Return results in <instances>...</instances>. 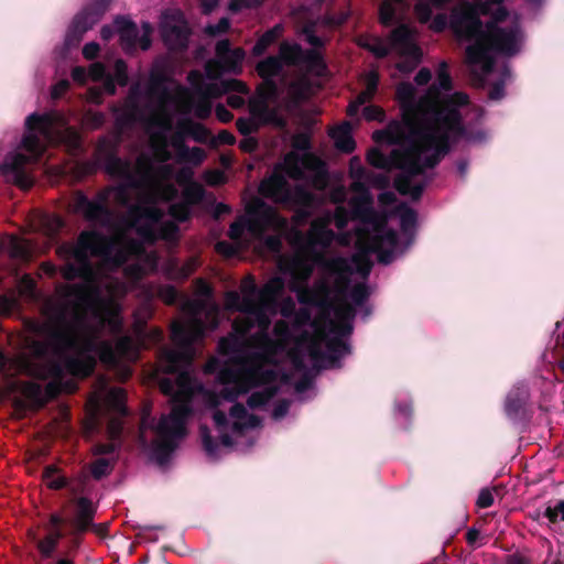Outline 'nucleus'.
<instances>
[{
  "label": "nucleus",
  "instance_id": "obj_1",
  "mask_svg": "<svg viewBox=\"0 0 564 564\" xmlns=\"http://www.w3.org/2000/svg\"><path fill=\"white\" fill-rule=\"evenodd\" d=\"M48 337L53 346L61 351H72L74 356L64 359L67 372L85 379L90 377L98 360L107 366L119 364V354L129 348L131 340L122 337L116 347L109 340H100L98 329L90 324L85 310H75L67 316L66 308L56 314Z\"/></svg>",
  "mask_w": 564,
  "mask_h": 564
},
{
  "label": "nucleus",
  "instance_id": "obj_2",
  "mask_svg": "<svg viewBox=\"0 0 564 564\" xmlns=\"http://www.w3.org/2000/svg\"><path fill=\"white\" fill-rule=\"evenodd\" d=\"M203 335L204 324L198 318H193L189 323L174 322L171 326V340L175 347H162L159 351L161 371L176 375L175 380L162 378L159 384L161 392L171 398L172 409L169 415L178 429L182 427V421H187L193 414L192 400L196 387L188 368L195 356L194 344Z\"/></svg>",
  "mask_w": 564,
  "mask_h": 564
},
{
  "label": "nucleus",
  "instance_id": "obj_3",
  "mask_svg": "<svg viewBox=\"0 0 564 564\" xmlns=\"http://www.w3.org/2000/svg\"><path fill=\"white\" fill-rule=\"evenodd\" d=\"M113 247V239L97 230H83L75 246L66 248V253L75 262L67 261L61 269L66 281L76 279L83 283L61 285L58 292L65 299H74L61 307L58 313L66 308L67 316L75 310H88L99 301L100 290L97 285L98 274L90 257H109Z\"/></svg>",
  "mask_w": 564,
  "mask_h": 564
},
{
  "label": "nucleus",
  "instance_id": "obj_4",
  "mask_svg": "<svg viewBox=\"0 0 564 564\" xmlns=\"http://www.w3.org/2000/svg\"><path fill=\"white\" fill-rule=\"evenodd\" d=\"M415 88L409 82H402L397 86L395 98L401 110V120L392 119L384 129L377 130V134L386 137L390 142L404 140L405 132L417 137L422 141H436L449 139L446 131H441L437 123H433L429 115L430 101L415 100Z\"/></svg>",
  "mask_w": 564,
  "mask_h": 564
},
{
  "label": "nucleus",
  "instance_id": "obj_5",
  "mask_svg": "<svg viewBox=\"0 0 564 564\" xmlns=\"http://www.w3.org/2000/svg\"><path fill=\"white\" fill-rule=\"evenodd\" d=\"M452 88L453 82L448 65L446 62H442L437 70L436 82L427 88L426 95L423 97L424 101H430L429 115H431L433 123H437L441 131H446L449 138L453 134L455 138L466 140L482 139V132L471 135L467 132L463 122L459 108L468 104V95L462 91L442 95V90L449 91Z\"/></svg>",
  "mask_w": 564,
  "mask_h": 564
},
{
  "label": "nucleus",
  "instance_id": "obj_6",
  "mask_svg": "<svg viewBox=\"0 0 564 564\" xmlns=\"http://www.w3.org/2000/svg\"><path fill=\"white\" fill-rule=\"evenodd\" d=\"M452 145L449 139L425 141L422 148L416 152L404 153L395 152L401 159L398 162L399 170L402 172L394 178V187L401 195H410L413 200H419L424 192L425 183L415 185L412 180L424 174L425 170L436 167L441 161L451 152Z\"/></svg>",
  "mask_w": 564,
  "mask_h": 564
},
{
  "label": "nucleus",
  "instance_id": "obj_7",
  "mask_svg": "<svg viewBox=\"0 0 564 564\" xmlns=\"http://www.w3.org/2000/svg\"><path fill=\"white\" fill-rule=\"evenodd\" d=\"M520 28L517 23L509 26L485 29L480 41L469 44L465 50L466 62L471 66H480L485 75L495 67L491 53L514 56L519 50Z\"/></svg>",
  "mask_w": 564,
  "mask_h": 564
},
{
  "label": "nucleus",
  "instance_id": "obj_8",
  "mask_svg": "<svg viewBox=\"0 0 564 564\" xmlns=\"http://www.w3.org/2000/svg\"><path fill=\"white\" fill-rule=\"evenodd\" d=\"M144 200L151 205L133 204L127 210V224L148 243H154L159 238L172 239L178 232L176 221H162L164 212L154 206L155 196L148 194Z\"/></svg>",
  "mask_w": 564,
  "mask_h": 564
},
{
  "label": "nucleus",
  "instance_id": "obj_9",
  "mask_svg": "<svg viewBox=\"0 0 564 564\" xmlns=\"http://www.w3.org/2000/svg\"><path fill=\"white\" fill-rule=\"evenodd\" d=\"M25 127L28 133L23 135L21 145L31 154L33 160L40 159L44 152V147L35 131L45 139L51 140L55 129L64 128V138L67 139L72 147L78 148L82 142L77 130L73 127H68L64 116L56 111L45 112L43 115L36 112L31 113L25 120Z\"/></svg>",
  "mask_w": 564,
  "mask_h": 564
},
{
  "label": "nucleus",
  "instance_id": "obj_10",
  "mask_svg": "<svg viewBox=\"0 0 564 564\" xmlns=\"http://www.w3.org/2000/svg\"><path fill=\"white\" fill-rule=\"evenodd\" d=\"M286 226V220L276 212L275 208L264 203L262 199H256L247 207V219L245 221H234L229 227V237L240 239L245 229L253 237L261 238L268 229L280 230Z\"/></svg>",
  "mask_w": 564,
  "mask_h": 564
},
{
  "label": "nucleus",
  "instance_id": "obj_11",
  "mask_svg": "<svg viewBox=\"0 0 564 564\" xmlns=\"http://www.w3.org/2000/svg\"><path fill=\"white\" fill-rule=\"evenodd\" d=\"M484 17L474 2L463 1L451 9L449 30L460 42L476 43L485 31Z\"/></svg>",
  "mask_w": 564,
  "mask_h": 564
},
{
  "label": "nucleus",
  "instance_id": "obj_12",
  "mask_svg": "<svg viewBox=\"0 0 564 564\" xmlns=\"http://www.w3.org/2000/svg\"><path fill=\"white\" fill-rule=\"evenodd\" d=\"M76 510L68 521L69 530L66 536H69L68 549L65 553L76 557L83 543V534L90 530L97 513L98 506L91 499H76Z\"/></svg>",
  "mask_w": 564,
  "mask_h": 564
},
{
  "label": "nucleus",
  "instance_id": "obj_13",
  "mask_svg": "<svg viewBox=\"0 0 564 564\" xmlns=\"http://www.w3.org/2000/svg\"><path fill=\"white\" fill-rule=\"evenodd\" d=\"M111 192V187L100 189L94 199H89L83 191H75L72 195L74 213L80 214L87 221L105 224L111 216L108 205Z\"/></svg>",
  "mask_w": 564,
  "mask_h": 564
},
{
  "label": "nucleus",
  "instance_id": "obj_14",
  "mask_svg": "<svg viewBox=\"0 0 564 564\" xmlns=\"http://www.w3.org/2000/svg\"><path fill=\"white\" fill-rule=\"evenodd\" d=\"M405 137L406 138L404 140L400 141V142L392 143L389 141L388 138L381 137V135L377 134V131H375L373 140L376 142L387 143L390 145H401L402 149H393L389 155L384 154L379 149H376V148L371 149L367 154L368 163L377 169H382V170H390L392 167L399 169L398 162L401 159H399V156L395 154V152L411 153L413 155L414 154L413 152H415V151L417 152L422 148L423 143H425V141H422L417 137H412V134H410L408 132H405Z\"/></svg>",
  "mask_w": 564,
  "mask_h": 564
},
{
  "label": "nucleus",
  "instance_id": "obj_15",
  "mask_svg": "<svg viewBox=\"0 0 564 564\" xmlns=\"http://www.w3.org/2000/svg\"><path fill=\"white\" fill-rule=\"evenodd\" d=\"M111 0H93L78 12L67 30L65 43L68 46L77 45L83 35L98 23L109 10Z\"/></svg>",
  "mask_w": 564,
  "mask_h": 564
},
{
  "label": "nucleus",
  "instance_id": "obj_16",
  "mask_svg": "<svg viewBox=\"0 0 564 564\" xmlns=\"http://www.w3.org/2000/svg\"><path fill=\"white\" fill-rule=\"evenodd\" d=\"M531 392L525 382L516 383L507 393L503 411L508 420L517 426H525L533 416Z\"/></svg>",
  "mask_w": 564,
  "mask_h": 564
},
{
  "label": "nucleus",
  "instance_id": "obj_17",
  "mask_svg": "<svg viewBox=\"0 0 564 564\" xmlns=\"http://www.w3.org/2000/svg\"><path fill=\"white\" fill-rule=\"evenodd\" d=\"M285 166L288 175L293 180H303L304 170L315 171L314 185L318 189L325 188L328 181L327 172L324 170L323 161L311 151L297 154L290 152L285 156Z\"/></svg>",
  "mask_w": 564,
  "mask_h": 564
},
{
  "label": "nucleus",
  "instance_id": "obj_18",
  "mask_svg": "<svg viewBox=\"0 0 564 564\" xmlns=\"http://www.w3.org/2000/svg\"><path fill=\"white\" fill-rule=\"evenodd\" d=\"M98 160L102 163L106 173L112 177H119L127 181L131 188L140 187V182L132 173L131 163L128 160L118 156L115 147L110 145L106 139H102L96 149Z\"/></svg>",
  "mask_w": 564,
  "mask_h": 564
},
{
  "label": "nucleus",
  "instance_id": "obj_19",
  "mask_svg": "<svg viewBox=\"0 0 564 564\" xmlns=\"http://www.w3.org/2000/svg\"><path fill=\"white\" fill-rule=\"evenodd\" d=\"M186 421H182V427L178 429L176 422L171 419V415H162L158 426L156 433L160 436V442L154 447L156 459L160 464L169 460L172 453L177 447V441L186 436Z\"/></svg>",
  "mask_w": 564,
  "mask_h": 564
},
{
  "label": "nucleus",
  "instance_id": "obj_20",
  "mask_svg": "<svg viewBox=\"0 0 564 564\" xmlns=\"http://www.w3.org/2000/svg\"><path fill=\"white\" fill-rule=\"evenodd\" d=\"M227 301L230 307H235L241 313L251 315L252 321H254V326L257 325L259 327L263 338L270 340L268 329L271 325V319L265 312L267 304L259 303L256 299H252V296L241 299L237 292H229L227 294Z\"/></svg>",
  "mask_w": 564,
  "mask_h": 564
},
{
  "label": "nucleus",
  "instance_id": "obj_21",
  "mask_svg": "<svg viewBox=\"0 0 564 564\" xmlns=\"http://www.w3.org/2000/svg\"><path fill=\"white\" fill-rule=\"evenodd\" d=\"M301 340L310 343L307 350L314 361L328 360L332 367L345 355L350 354V346L340 337H332L326 340L327 354L321 349L318 340L313 338L308 332L301 335Z\"/></svg>",
  "mask_w": 564,
  "mask_h": 564
},
{
  "label": "nucleus",
  "instance_id": "obj_22",
  "mask_svg": "<svg viewBox=\"0 0 564 564\" xmlns=\"http://www.w3.org/2000/svg\"><path fill=\"white\" fill-rule=\"evenodd\" d=\"M31 158L23 153H10L0 165V174L7 182L17 185L22 189H29L33 180L26 171Z\"/></svg>",
  "mask_w": 564,
  "mask_h": 564
},
{
  "label": "nucleus",
  "instance_id": "obj_23",
  "mask_svg": "<svg viewBox=\"0 0 564 564\" xmlns=\"http://www.w3.org/2000/svg\"><path fill=\"white\" fill-rule=\"evenodd\" d=\"M355 189L360 191L361 195L352 197L349 202L351 220H358L364 226L375 225L378 217L372 207L371 195L362 183H356Z\"/></svg>",
  "mask_w": 564,
  "mask_h": 564
},
{
  "label": "nucleus",
  "instance_id": "obj_24",
  "mask_svg": "<svg viewBox=\"0 0 564 564\" xmlns=\"http://www.w3.org/2000/svg\"><path fill=\"white\" fill-rule=\"evenodd\" d=\"M356 235L357 243L364 251H378L386 246H388L389 249H394L399 242L398 234L392 229L381 234H372L366 227H358Z\"/></svg>",
  "mask_w": 564,
  "mask_h": 564
},
{
  "label": "nucleus",
  "instance_id": "obj_25",
  "mask_svg": "<svg viewBox=\"0 0 564 564\" xmlns=\"http://www.w3.org/2000/svg\"><path fill=\"white\" fill-rule=\"evenodd\" d=\"M259 193L275 203H285L291 198L289 182L279 167L260 182Z\"/></svg>",
  "mask_w": 564,
  "mask_h": 564
},
{
  "label": "nucleus",
  "instance_id": "obj_26",
  "mask_svg": "<svg viewBox=\"0 0 564 564\" xmlns=\"http://www.w3.org/2000/svg\"><path fill=\"white\" fill-rule=\"evenodd\" d=\"M330 224L329 213L313 219L307 232V245L312 248H328L336 238V234L328 228Z\"/></svg>",
  "mask_w": 564,
  "mask_h": 564
},
{
  "label": "nucleus",
  "instance_id": "obj_27",
  "mask_svg": "<svg viewBox=\"0 0 564 564\" xmlns=\"http://www.w3.org/2000/svg\"><path fill=\"white\" fill-rule=\"evenodd\" d=\"M215 53L227 73L239 74L242 72V62L246 57V52L242 47L232 48L230 41L224 39L217 42Z\"/></svg>",
  "mask_w": 564,
  "mask_h": 564
},
{
  "label": "nucleus",
  "instance_id": "obj_28",
  "mask_svg": "<svg viewBox=\"0 0 564 564\" xmlns=\"http://www.w3.org/2000/svg\"><path fill=\"white\" fill-rule=\"evenodd\" d=\"M161 35L169 50L183 52L188 47L191 30L185 21L174 24L163 23Z\"/></svg>",
  "mask_w": 564,
  "mask_h": 564
},
{
  "label": "nucleus",
  "instance_id": "obj_29",
  "mask_svg": "<svg viewBox=\"0 0 564 564\" xmlns=\"http://www.w3.org/2000/svg\"><path fill=\"white\" fill-rule=\"evenodd\" d=\"M249 111L262 124H270L278 129H284L288 124L279 107H271L268 102L250 101Z\"/></svg>",
  "mask_w": 564,
  "mask_h": 564
},
{
  "label": "nucleus",
  "instance_id": "obj_30",
  "mask_svg": "<svg viewBox=\"0 0 564 564\" xmlns=\"http://www.w3.org/2000/svg\"><path fill=\"white\" fill-rule=\"evenodd\" d=\"M325 270L335 275L334 290L337 294L344 295L349 286V273L351 272L347 261L344 258H334L327 260L324 264Z\"/></svg>",
  "mask_w": 564,
  "mask_h": 564
},
{
  "label": "nucleus",
  "instance_id": "obj_31",
  "mask_svg": "<svg viewBox=\"0 0 564 564\" xmlns=\"http://www.w3.org/2000/svg\"><path fill=\"white\" fill-rule=\"evenodd\" d=\"M291 290L296 292L299 303L312 306L323 305L322 299L326 301L332 293V288L326 282H321L316 290L299 285L291 286Z\"/></svg>",
  "mask_w": 564,
  "mask_h": 564
},
{
  "label": "nucleus",
  "instance_id": "obj_32",
  "mask_svg": "<svg viewBox=\"0 0 564 564\" xmlns=\"http://www.w3.org/2000/svg\"><path fill=\"white\" fill-rule=\"evenodd\" d=\"M113 24L117 28V33L119 34L123 50L127 52L134 50L139 37L137 24L123 15H118Z\"/></svg>",
  "mask_w": 564,
  "mask_h": 564
},
{
  "label": "nucleus",
  "instance_id": "obj_33",
  "mask_svg": "<svg viewBox=\"0 0 564 564\" xmlns=\"http://www.w3.org/2000/svg\"><path fill=\"white\" fill-rule=\"evenodd\" d=\"M90 479V475L88 474L86 468H82L73 477H69V503L74 506V510H76V499H90L88 497V495L91 492Z\"/></svg>",
  "mask_w": 564,
  "mask_h": 564
},
{
  "label": "nucleus",
  "instance_id": "obj_34",
  "mask_svg": "<svg viewBox=\"0 0 564 564\" xmlns=\"http://www.w3.org/2000/svg\"><path fill=\"white\" fill-rule=\"evenodd\" d=\"M187 79L202 98H207L210 100L212 98H218L225 94L223 90L221 82L219 84L205 83L202 74L198 70L189 72Z\"/></svg>",
  "mask_w": 564,
  "mask_h": 564
},
{
  "label": "nucleus",
  "instance_id": "obj_35",
  "mask_svg": "<svg viewBox=\"0 0 564 564\" xmlns=\"http://www.w3.org/2000/svg\"><path fill=\"white\" fill-rule=\"evenodd\" d=\"M336 148L344 153H351L356 148V142L351 137V127L349 122H344L335 127L329 132Z\"/></svg>",
  "mask_w": 564,
  "mask_h": 564
},
{
  "label": "nucleus",
  "instance_id": "obj_36",
  "mask_svg": "<svg viewBox=\"0 0 564 564\" xmlns=\"http://www.w3.org/2000/svg\"><path fill=\"white\" fill-rule=\"evenodd\" d=\"M21 391L33 411H39L46 405L47 398L40 383L34 381L24 382Z\"/></svg>",
  "mask_w": 564,
  "mask_h": 564
},
{
  "label": "nucleus",
  "instance_id": "obj_37",
  "mask_svg": "<svg viewBox=\"0 0 564 564\" xmlns=\"http://www.w3.org/2000/svg\"><path fill=\"white\" fill-rule=\"evenodd\" d=\"M336 315L339 322L333 324L330 330L337 335L336 337L349 336L352 333L351 319L355 317V308L345 305L336 311Z\"/></svg>",
  "mask_w": 564,
  "mask_h": 564
},
{
  "label": "nucleus",
  "instance_id": "obj_38",
  "mask_svg": "<svg viewBox=\"0 0 564 564\" xmlns=\"http://www.w3.org/2000/svg\"><path fill=\"white\" fill-rule=\"evenodd\" d=\"M198 260L194 257L180 264L177 261H171L167 265V273L171 279L176 281L187 280L197 269Z\"/></svg>",
  "mask_w": 564,
  "mask_h": 564
},
{
  "label": "nucleus",
  "instance_id": "obj_39",
  "mask_svg": "<svg viewBox=\"0 0 564 564\" xmlns=\"http://www.w3.org/2000/svg\"><path fill=\"white\" fill-rule=\"evenodd\" d=\"M127 394L122 388H112L106 397V403L110 411L118 416H127L128 408L126 405Z\"/></svg>",
  "mask_w": 564,
  "mask_h": 564
},
{
  "label": "nucleus",
  "instance_id": "obj_40",
  "mask_svg": "<svg viewBox=\"0 0 564 564\" xmlns=\"http://www.w3.org/2000/svg\"><path fill=\"white\" fill-rule=\"evenodd\" d=\"M304 53L305 51L303 50V47L297 44V43H288V42H283L281 45H280V59L283 63H285L286 65H290V66H295V65H299V64H302V61H303V56H304Z\"/></svg>",
  "mask_w": 564,
  "mask_h": 564
},
{
  "label": "nucleus",
  "instance_id": "obj_41",
  "mask_svg": "<svg viewBox=\"0 0 564 564\" xmlns=\"http://www.w3.org/2000/svg\"><path fill=\"white\" fill-rule=\"evenodd\" d=\"M59 471L61 469L56 465H47L43 470V479L51 490H68L69 477L58 475Z\"/></svg>",
  "mask_w": 564,
  "mask_h": 564
},
{
  "label": "nucleus",
  "instance_id": "obj_42",
  "mask_svg": "<svg viewBox=\"0 0 564 564\" xmlns=\"http://www.w3.org/2000/svg\"><path fill=\"white\" fill-rule=\"evenodd\" d=\"M302 64H305L307 70L317 76H323L327 70V64L323 54L315 48L305 51Z\"/></svg>",
  "mask_w": 564,
  "mask_h": 564
},
{
  "label": "nucleus",
  "instance_id": "obj_43",
  "mask_svg": "<svg viewBox=\"0 0 564 564\" xmlns=\"http://www.w3.org/2000/svg\"><path fill=\"white\" fill-rule=\"evenodd\" d=\"M279 392V386H268L260 391L252 392L247 399V405L252 410L260 409L268 404Z\"/></svg>",
  "mask_w": 564,
  "mask_h": 564
},
{
  "label": "nucleus",
  "instance_id": "obj_44",
  "mask_svg": "<svg viewBox=\"0 0 564 564\" xmlns=\"http://www.w3.org/2000/svg\"><path fill=\"white\" fill-rule=\"evenodd\" d=\"M180 126L185 128L188 137L198 143H206L210 138V131L203 123L191 118L180 119Z\"/></svg>",
  "mask_w": 564,
  "mask_h": 564
},
{
  "label": "nucleus",
  "instance_id": "obj_45",
  "mask_svg": "<svg viewBox=\"0 0 564 564\" xmlns=\"http://www.w3.org/2000/svg\"><path fill=\"white\" fill-rule=\"evenodd\" d=\"M250 380L249 387L272 386L278 379V371L271 368L263 369L261 367L252 368L248 371Z\"/></svg>",
  "mask_w": 564,
  "mask_h": 564
},
{
  "label": "nucleus",
  "instance_id": "obj_46",
  "mask_svg": "<svg viewBox=\"0 0 564 564\" xmlns=\"http://www.w3.org/2000/svg\"><path fill=\"white\" fill-rule=\"evenodd\" d=\"M283 68L281 59L276 56H268L257 65V73L262 79H273Z\"/></svg>",
  "mask_w": 564,
  "mask_h": 564
},
{
  "label": "nucleus",
  "instance_id": "obj_47",
  "mask_svg": "<svg viewBox=\"0 0 564 564\" xmlns=\"http://www.w3.org/2000/svg\"><path fill=\"white\" fill-rule=\"evenodd\" d=\"M115 464L116 459L100 457L88 465L89 470L87 471L90 478L101 480L112 473Z\"/></svg>",
  "mask_w": 564,
  "mask_h": 564
},
{
  "label": "nucleus",
  "instance_id": "obj_48",
  "mask_svg": "<svg viewBox=\"0 0 564 564\" xmlns=\"http://www.w3.org/2000/svg\"><path fill=\"white\" fill-rule=\"evenodd\" d=\"M281 32L282 28L280 25L265 31L253 45L252 55L257 57L263 55L268 47L279 39Z\"/></svg>",
  "mask_w": 564,
  "mask_h": 564
},
{
  "label": "nucleus",
  "instance_id": "obj_49",
  "mask_svg": "<svg viewBox=\"0 0 564 564\" xmlns=\"http://www.w3.org/2000/svg\"><path fill=\"white\" fill-rule=\"evenodd\" d=\"M256 98L250 101L272 102L278 99L279 88L274 79H262V83L257 87Z\"/></svg>",
  "mask_w": 564,
  "mask_h": 564
},
{
  "label": "nucleus",
  "instance_id": "obj_50",
  "mask_svg": "<svg viewBox=\"0 0 564 564\" xmlns=\"http://www.w3.org/2000/svg\"><path fill=\"white\" fill-rule=\"evenodd\" d=\"M284 282L281 278L275 276L267 282L263 288L259 291V303L268 304L274 301V299L282 292Z\"/></svg>",
  "mask_w": 564,
  "mask_h": 564
},
{
  "label": "nucleus",
  "instance_id": "obj_51",
  "mask_svg": "<svg viewBox=\"0 0 564 564\" xmlns=\"http://www.w3.org/2000/svg\"><path fill=\"white\" fill-rule=\"evenodd\" d=\"M412 39V32L411 29L405 25L401 24L394 28L390 33V40L393 45L395 46H412V50L415 54H420V48L411 43Z\"/></svg>",
  "mask_w": 564,
  "mask_h": 564
},
{
  "label": "nucleus",
  "instance_id": "obj_52",
  "mask_svg": "<svg viewBox=\"0 0 564 564\" xmlns=\"http://www.w3.org/2000/svg\"><path fill=\"white\" fill-rule=\"evenodd\" d=\"M205 193V188L200 183L191 181L182 192V202L192 207L204 199Z\"/></svg>",
  "mask_w": 564,
  "mask_h": 564
},
{
  "label": "nucleus",
  "instance_id": "obj_53",
  "mask_svg": "<svg viewBox=\"0 0 564 564\" xmlns=\"http://www.w3.org/2000/svg\"><path fill=\"white\" fill-rule=\"evenodd\" d=\"M151 145L161 161L171 160V153L167 150L169 139L165 132L159 131L151 135Z\"/></svg>",
  "mask_w": 564,
  "mask_h": 564
},
{
  "label": "nucleus",
  "instance_id": "obj_54",
  "mask_svg": "<svg viewBox=\"0 0 564 564\" xmlns=\"http://www.w3.org/2000/svg\"><path fill=\"white\" fill-rule=\"evenodd\" d=\"M401 0H383L379 6V20L384 26H390L395 22L397 4Z\"/></svg>",
  "mask_w": 564,
  "mask_h": 564
},
{
  "label": "nucleus",
  "instance_id": "obj_55",
  "mask_svg": "<svg viewBox=\"0 0 564 564\" xmlns=\"http://www.w3.org/2000/svg\"><path fill=\"white\" fill-rule=\"evenodd\" d=\"M243 345V339L235 333H230L227 337L220 338L218 350L223 355H231L238 352Z\"/></svg>",
  "mask_w": 564,
  "mask_h": 564
},
{
  "label": "nucleus",
  "instance_id": "obj_56",
  "mask_svg": "<svg viewBox=\"0 0 564 564\" xmlns=\"http://www.w3.org/2000/svg\"><path fill=\"white\" fill-rule=\"evenodd\" d=\"M169 215L176 223H185L192 217V207L184 202L171 204L167 209Z\"/></svg>",
  "mask_w": 564,
  "mask_h": 564
},
{
  "label": "nucleus",
  "instance_id": "obj_57",
  "mask_svg": "<svg viewBox=\"0 0 564 564\" xmlns=\"http://www.w3.org/2000/svg\"><path fill=\"white\" fill-rule=\"evenodd\" d=\"M199 434L202 438L203 448L207 456L210 458H217L219 444L213 438L209 429L206 425L199 427Z\"/></svg>",
  "mask_w": 564,
  "mask_h": 564
},
{
  "label": "nucleus",
  "instance_id": "obj_58",
  "mask_svg": "<svg viewBox=\"0 0 564 564\" xmlns=\"http://www.w3.org/2000/svg\"><path fill=\"white\" fill-rule=\"evenodd\" d=\"M249 386L245 384L243 382L236 383V384H229L224 386L221 390L219 391V397L226 401L234 402L236 401L241 394H245L249 390Z\"/></svg>",
  "mask_w": 564,
  "mask_h": 564
},
{
  "label": "nucleus",
  "instance_id": "obj_59",
  "mask_svg": "<svg viewBox=\"0 0 564 564\" xmlns=\"http://www.w3.org/2000/svg\"><path fill=\"white\" fill-rule=\"evenodd\" d=\"M188 137L185 128L180 126V120L176 123V131L173 133L169 141V145H172L176 151L177 156L181 153L187 152V145L185 144V139Z\"/></svg>",
  "mask_w": 564,
  "mask_h": 564
},
{
  "label": "nucleus",
  "instance_id": "obj_60",
  "mask_svg": "<svg viewBox=\"0 0 564 564\" xmlns=\"http://www.w3.org/2000/svg\"><path fill=\"white\" fill-rule=\"evenodd\" d=\"M180 162L191 163L195 166L200 165L206 159V152L204 149L194 147L187 148V152L181 153L177 156Z\"/></svg>",
  "mask_w": 564,
  "mask_h": 564
},
{
  "label": "nucleus",
  "instance_id": "obj_61",
  "mask_svg": "<svg viewBox=\"0 0 564 564\" xmlns=\"http://www.w3.org/2000/svg\"><path fill=\"white\" fill-rule=\"evenodd\" d=\"M254 327V321H252L251 315H246L243 317L236 318L232 323V333L238 335L240 338L245 340L251 329Z\"/></svg>",
  "mask_w": 564,
  "mask_h": 564
},
{
  "label": "nucleus",
  "instance_id": "obj_62",
  "mask_svg": "<svg viewBox=\"0 0 564 564\" xmlns=\"http://www.w3.org/2000/svg\"><path fill=\"white\" fill-rule=\"evenodd\" d=\"M239 371L230 366H224L217 373V381L224 386L240 383Z\"/></svg>",
  "mask_w": 564,
  "mask_h": 564
},
{
  "label": "nucleus",
  "instance_id": "obj_63",
  "mask_svg": "<svg viewBox=\"0 0 564 564\" xmlns=\"http://www.w3.org/2000/svg\"><path fill=\"white\" fill-rule=\"evenodd\" d=\"M432 7L429 0H420L414 4V13L420 23L426 24L432 20Z\"/></svg>",
  "mask_w": 564,
  "mask_h": 564
},
{
  "label": "nucleus",
  "instance_id": "obj_64",
  "mask_svg": "<svg viewBox=\"0 0 564 564\" xmlns=\"http://www.w3.org/2000/svg\"><path fill=\"white\" fill-rule=\"evenodd\" d=\"M543 516L551 523H557L558 521L564 522V499L556 501L553 507L547 506L543 512Z\"/></svg>",
  "mask_w": 564,
  "mask_h": 564
}]
</instances>
